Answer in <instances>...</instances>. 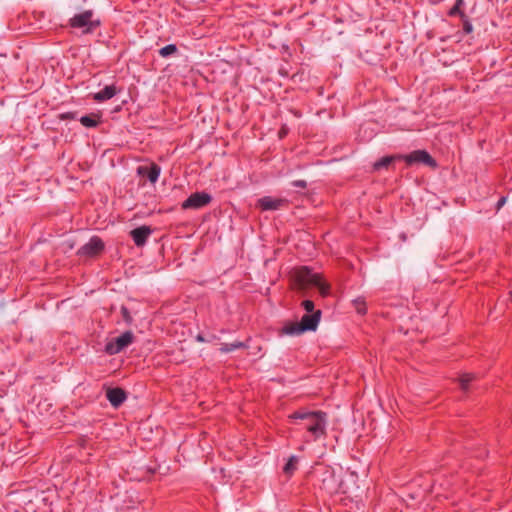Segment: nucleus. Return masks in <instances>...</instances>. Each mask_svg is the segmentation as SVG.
Wrapping results in <instances>:
<instances>
[{
    "label": "nucleus",
    "mask_w": 512,
    "mask_h": 512,
    "mask_svg": "<svg viewBox=\"0 0 512 512\" xmlns=\"http://www.w3.org/2000/svg\"><path fill=\"white\" fill-rule=\"evenodd\" d=\"M106 397L112 406L118 407L126 400V394L121 388H110L107 390Z\"/></svg>",
    "instance_id": "ddd939ff"
},
{
    "label": "nucleus",
    "mask_w": 512,
    "mask_h": 512,
    "mask_svg": "<svg viewBox=\"0 0 512 512\" xmlns=\"http://www.w3.org/2000/svg\"><path fill=\"white\" fill-rule=\"evenodd\" d=\"M103 249V241L99 237L93 236L86 244L78 249L77 254L79 256L92 257L99 254Z\"/></svg>",
    "instance_id": "0eeeda50"
},
{
    "label": "nucleus",
    "mask_w": 512,
    "mask_h": 512,
    "mask_svg": "<svg viewBox=\"0 0 512 512\" xmlns=\"http://www.w3.org/2000/svg\"><path fill=\"white\" fill-rule=\"evenodd\" d=\"M399 160H404L407 165L421 163L431 168L437 167L436 160L425 150H415L407 155H399Z\"/></svg>",
    "instance_id": "20e7f679"
},
{
    "label": "nucleus",
    "mask_w": 512,
    "mask_h": 512,
    "mask_svg": "<svg viewBox=\"0 0 512 512\" xmlns=\"http://www.w3.org/2000/svg\"><path fill=\"white\" fill-rule=\"evenodd\" d=\"M300 329H301L300 323H291V324L285 325L282 328V332L286 335L296 336V335H300L303 332H305L304 330H300Z\"/></svg>",
    "instance_id": "a211bd4d"
},
{
    "label": "nucleus",
    "mask_w": 512,
    "mask_h": 512,
    "mask_svg": "<svg viewBox=\"0 0 512 512\" xmlns=\"http://www.w3.org/2000/svg\"><path fill=\"white\" fill-rule=\"evenodd\" d=\"M475 379V375L472 373H463L459 378V384L462 390L466 391L469 388V384Z\"/></svg>",
    "instance_id": "6ab92c4d"
},
{
    "label": "nucleus",
    "mask_w": 512,
    "mask_h": 512,
    "mask_svg": "<svg viewBox=\"0 0 512 512\" xmlns=\"http://www.w3.org/2000/svg\"><path fill=\"white\" fill-rule=\"evenodd\" d=\"M309 282L316 286L320 293L325 296L329 292V286L322 280L321 276L319 274H309Z\"/></svg>",
    "instance_id": "2eb2a0df"
},
{
    "label": "nucleus",
    "mask_w": 512,
    "mask_h": 512,
    "mask_svg": "<svg viewBox=\"0 0 512 512\" xmlns=\"http://www.w3.org/2000/svg\"><path fill=\"white\" fill-rule=\"evenodd\" d=\"M246 347H247V345L245 342L235 341L233 343L222 344L219 350L221 353H229V352L235 351L237 349L246 348Z\"/></svg>",
    "instance_id": "f3484780"
},
{
    "label": "nucleus",
    "mask_w": 512,
    "mask_h": 512,
    "mask_svg": "<svg viewBox=\"0 0 512 512\" xmlns=\"http://www.w3.org/2000/svg\"><path fill=\"white\" fill-rule=\"evenodd\" d=\"M396 160H399V155L384 156L373 163V170L381 171L383 169H388L389 166Z\"/></svg>",
    "instance_id": "4468645a"
},
{
    "label": "nucleus",
    "mask_w": 512,
    "mask_h": 512,
    "mask_svg": "<svg viewBox=\"0 0 512 512\" xmlns=\"http://www.w3.org/2000/svg\"><path fill=\"white\" fill-rule=\"evenodd\" d=\"M119 92V89L116 87V85H107L99 92H96L93 94V99L96 102H104L111 98H113L117 93Z\"/></svg>",
    "instance_id": "f8f14e48"
},
{
    "label": "nucleus",
    "mask_w": 512,
    "mask_h": 512,
    "mask_svg": "<svg viewBox=\"0 0 512 512\" xmlns=\"http://www.w3.org/2000/svg\"><path fill=\"white\" fill-rule=\"evenodd\" d=\"M306 181L304 180H298L293 182V186L299 187V188H306Z\"/></svg>",
    "instance_id": "bb28decb"
},
{
    "label": "nucleus",
    "mask_w": 512,
    "mask_h": 512,
    "mask_svg": "<svg viewBox=\"0 0 512 512\" xmlns=\"http://www.w3.org/2000/svg\"><path fill=\"white\" fill-rule=\"evenodd\" d=\"M152 230L148 226H141L138 228L133 229L130 232V235L135 243L136 246H143L148 237L151 235Z\"/></svg>",
    "instance_id": "9b49d317"
},
{
    "label": "nucleus",
    "mask_w": 512,
    "mask_h": 512,
    "mask_svg": "<svg viewBox=\"0 0 512 512\" xmlns=\"http://www.w3.org/2000/svg\"><path fill=\"white\" fill-rule=\"evenodd\" d=\"M289 418L299 421L300 429L306 430L308 437L305 442L316 441L326 434L327 417L321 411H296Z\"/></svg>",
    "instance_id": "f03ea898"
},
{
    "label": "nucleus",
    "mask_w": 512,
    "mask_h": 512,
    "mask_svg": "<svg viewBox=\"0 0 512 512\" xmlns=\"http://www.w3.org/2000/svg\"><path fill=\"white\" fill-rule=\"evenodd\" d=\"M506 201H507V197H506V196H502V197L498 200V202H497V204H496V210H497V211H498V210H500V209L504 206V204L506 203Z\"/></svg>",
    "instance_id": "a878e982"
},
{
    "label": "nucleus",
    "mask_w": 512,
    "mask_h": 512,
    "mask_svg": "<svg viewBox=\"0 0 512 512\" xmlns=\"http://www.w3.org/2000/svg\"><path fill=\"white\" fill-rule=\"evenodd\" d=\"M464 4V0H456L454 6L449 10L448 14L449 16H460L461 17V13H464L462 10H461V6Z\"/></svg>",
    "instance_id": "5701e85b"
},
{
    "label": "nucleus",
    "mask_w": 512,
    "mask_h": 512,
    "mask_svg": "<svg viewBox=\"0 0 512 512\" xmlns=\"http://www.w3.org/2000/svg\"><path fill=\"white\" fill-rule=\"evenodd\" d=\"M320 317H321L320 310H317V311L313 312L312 314L303 315L299 322L300 326H301L300 330H304L305 332L316 330V328L319 324V321H320Z\"/></svg>",
    "instance_id": "1a4fd4ad"
},
{
    "label": "nucleus",
    "mask_w": 512,
    "mask_h": 512,
    "mask_svg": "<svg viewBox=\"0 0 512 512\" xmlns=\"http://www.w3.org/2000/svg\"><path fill=\"white\" fill-rule=\"evenodd\" d=\"M211 201L210 194H190L188 199L182 203L183 209H199Z\"/></svg>",
    "instance_id": "6e6552de"
},
{
    "label": "nucleus",
    "mask_w": 512,
    "mask_h": 512,
    "mask_svg": "<svg viewBox=\"0 0 512 512\" xmlns=\"http://www.w3.org/2000/svg\"><path fill=\"white\" fill-rule=\"evenodd\" d=\"M461 20L463 22V31L466 34H470L473 31V26L465 13H461Z\"/></svg>",
    "instance_id": "b1692460"
},
{
    "label": "nucleus",
    "mask_w": 512,
    "mask_h": 512,
    "mask_svg": "<svg viewBox=\"0 0 512 512\" xmlns=\"http://www.w3.org/2000/svg\"><path fill=\"white\" fill-rule=\"evenodd\" d=\"M297 463H298V457L295 456V455H292L287 463L285 464L283 470L286 474H292L295 470H296V467H297Z\"/></svg>",
    "instance_id": "aec40b11"
},
{
    "label": "nucleus",
    "mask_w": 512,
    "mask_h": 512,
    "mask_svg": "<svg viewBox=\"0 0 512 512\" xmlns=\"http://www.w3.org/2000/svg\"><path fill=\"white\" fill-rule=\"evenodd\" d=\"M356 474L353 472L345 471L341 466L323 467L320 473V480L322 488L330 494L343 493L348 494L351 492L349 483L355 485Z\"/></svg>",
    "instance_id": "f257e3e1"
},
{
    "label": "nucleus",
    "mask_w": 512,
    "mask_h": 512,
    "mask_svg": "<svg viewBox=\"0 0 512 512\" xmlns=\"http://www.w3.org/2000/svg\"><path fill=\"white\" fill-rule=\"evenodd\" d=\"M92 16L93 12L91 10L76 14L70 19V26L73 28H83L84 33H91L100 25V21L92 20Z\"/></svg>",
    "instance_id": "7ed1b4c3"
},
{
    "label": "nucleus",
    "mask_w": 512,
    "mask_h": 512,
    "mask_svg": "<svg viewBox=\"0 0 512 512\" xmlns=\"http://www.w3.org/2000/svg\"><path fill=\"white\" fill-rule=\"evenodd\" d=\"M161 173V167L156 163H147L137 167V174L142 180H148L155 183Z\"/></svg>",
    "instance_id": "423d86ee"
},
{
    "label": "nucleus",
    "mask_w": 512,
    "mask_h": 512,
    "mask_svg": "<svg viewBox=\"0 0 512 512\" xmlns=\"http://www.w3.org/2000/svg\"><path fill=\"white\" fill-rule=\"evenodd\" d=\"M177 51H178V49H177V46L175 44H169V45H166V46L162 47L159 50V55L161 57L167 58V57H169L171 55L176 54Z\"/></svg>",
    "instance_id": "412c9836"
},
{
    "label": "nucleus",
    "mask_w": 512,
    "mask_h": 512,
    "mask_svg": "<svg viewBox=\"0 0 512 512\" xmlns=\"http://www.w3.org/2000/svg\"><path fill=\"white\" fill-rule=\"evenodd\" d=\"M303 307H304V309H305L308 313L313 312V310H314V303H313L311 300H305V301L303 302Z\"/></svg>",
    "instance_id": "393cba45"
},
{
    "label": "nucleus",
    "mask_w": 512,
    "mask_h": 512,
    "mask_svg": "<svg viewBox=\"0 0 512 512\" xmlns=\"http://www.w3.org/2000/svg\"><path fill=\"white\" fill-rule=\"evenodd\" d=\"M133 342V333L126 331L120 336L112 339L105 345V352L109 355L120 353Z\"/></svg>",
    "instance_id": "39448f33"
},
{
    "label": "nucleus",
    "mask_w": 512,
    "mask_h": 512,
    "mask_svg": "<svg viewBox=\"0 0 512 512\" xmlns=\"http://www.w3.org/2000/svg\"><path fill=\"white\" fill-rule=\"evenodd\" d=\"M197 340L200 341V342H203L204 341V338L201 336V335H198L197 336Z\"/></svg>",
    "instance_id": "c85d7f7f"
},
{
    "label": "nucleus",
    "mask_w": 512,
    "mask_h": 512,
    "mask_svg": "<svg viewBox=\"0 0 512 512\" xmlns=\"http://www.w3.org/2000/svg\"><path fill=\"white\" fill-rule=\"evenodd\" d=\"M284 200L273 196H264L258 200V205L263 211H273L280 209Z\"/></svg>",
    "instance_id": "9d476101"
},
{
    "label": "nucleus",
    "mask_w": 512,
    "mask_h": 512,
    "mask_svg": "<svg viewBox=\"0 0 512 512\" xmlns=\"http://www.w3.org/2000/svg\"><path fill=\"white\" fill-rule=\"evenodd\" d=\"M285 133L286 132L284 130L280 131V137H283L285 135Z\"/></svg>",
    "instance_id": "c756f323"
},
{
    "label": "nucleus",
    "mask_w": 512,
    "mask_h": 512,
    "mask_svg": "<svg viewBox=\"0 0 512 512\" xmlns=\"http://www.w3.org/2000/svg\"><path fill=\"white\" fill-rule=\"evenodd\" d=\"M62 118L63 119L73 118V114L72 113L63 114Z\"/></svg>",
    "instance_id": "cd10ccee"
},
{
    "label": "nucleus",
    "mask_w": 512,
    "mask_h": 512,
    "mask_svg": "<svg viewBox=\"0 0 512 512\" xmlns=\"http://www.w3.org/2000/svg\"><path fill=\"white\" fill-rule=\"evenodd\" d=\"M79 121L86 128H95L101 123V116L99 114L84 115Z\"/></svg>",
    "instance_id": "dca6fc26"
},
{
    "label": "nucleus",
    "mask_w": 512,
    "mask_h": 512,
    "mask_svg": "<svg viewBox=\"0 0 512 512\" xmlns=\"http://www.w3.org/2000/svg\"><path fill=\"white\" fill-rule=\"evenodd\" d=\"M352 304L359 314L363 315L366 313V303L363 297H358L354 299L352 301Z\"/></svg>",
    "instance_id": "4be33fe9"
}]
</instances>
